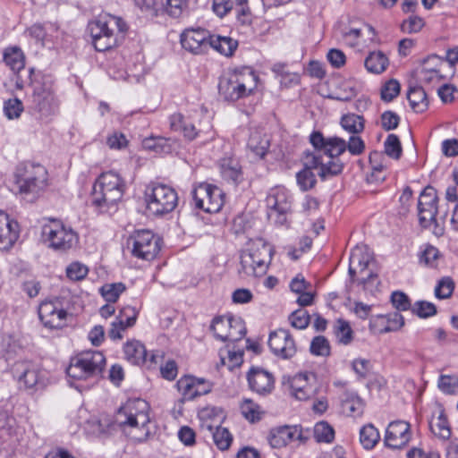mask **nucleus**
I'll list each match as a JSON object with an SVG mask.
<instances>
[{"mask_svg": "<svg viewBox=\"0 0 458 458\" xmlns=\"http://www.w3.org/2000/svg\"><path fill=\"white\" fill-rule=\"evenodd\" d=\"M310 141L315 152L307 154V165L318 169L322 180L340 174L344 164L339 156L346 150V141L338 137L325 138L319 131L312 132Z\"/></svg>", "mask_w": 458, "mask_h": 458, "instance_id": "f257e3e1", "label": "nucleus"}, {"mask_svg": "<svg viewBox=\"0 0 458 458\" xmlns=\"http://www.w3.org/2000/svg\"><path fill=\"white\" fill-rule=\"evenodd\" d=\"M149 422V405L140 398L128 400L114 416V423L134 442L148 439L150 434Z\"/></svg>", "mask_w": 458, "mask_h": 458, "instance_id": "f03ea898", "label": "nucleus"}, {"mask_svg": "<svg viewBox=\"0 0 458 458\" xmlns=\"http://www.w3.org/2000/svg\"><path fill=\"white\" fill-rule=\"evenodd\" d=\"M124 191L125 183L117 173H102L93 185L91 203L102 213L110 212L122 199Z\"/></svg>", "mask_w": 458, "mask_h": 458, "instance_id": "7ed1b4c3", "label": "nucleus"}, {"mask_svg": "<svg viewBox=\"0 0 458 458\" xmlns=\"http://www.w3.org/2000/svg\"><path fill=\"white\" fill-rule=\"evenodd\" d=\"M94 47L105 52L116 47L127 30L126 23L117 16L105 14L89 24Z\"/></svg>", "mask_w": 458, "mask_h": 458, "instance_id": "20e7f679", "label": "nucleus"}, {"mask_svg": "<svg viewBox=\"0 0 458 458\" xmlns=\"http://www.w3.org/2000/svg\"><path fill=\"white\" fill-rule=\"evenodd\" d=\"M272 254L271 245L263 239L250 241L241 252L239 273L252 277L264 276L271 262Z\"/></svg>", "mask_w": 458, "mask_h": 458, "instance_id": "39448f33", "label": "nucleus"}, {"mask_svg": "<svg viewBox=\"0 0 458 458\" xmlns=\"http://www.w3.org/2000/svg\"><path fill=\"white\" fill-rule=\"evenodd\" d=\"M11 373L19 389L31 394L44 389L48 384L47 370L32 360H16L11 367Z\"/></svg>", "mask_w": 458, "mask_h": 458, "instance_id": "423d86ee", "label": "nucleus"}, {"mask_svg": "<svg viewBox=\"0 0 458 458\" xmlns=\"http://www.w3.org/2000/svg\"><path fill=\"white\" fill-rule=\"evenodd\" d=\"M105 365L106 358L102 352H82L71 358L66 374L75 380L97 379L101 375Z\"/></svg>", "mask_w": 458, "mask_h": 458, "instance_id": "0eeeda50", "label": "nucleus"}, {"mask_svg": "<svg viewBox=\"0 0 458 458\" xmlns=\"http://www.w3.org/2000/svg\"><path fill=\"white\" fill-rule=\"evenodd\" d=\"M144 200L150 215L162 216L174 210L178 205V195L171 186L151 182L146 187Z\"/></svg>", "mask_w": 458, "mask_h": 458, "instance_id": "6e6552de", "label": "nucleus"}, {"mask_svg": "<svg viewBox=\"0 0 458 458\" xmlns=\"http://www.w3.org/2000/svg\"><path fill=\"white\" fill-rule=\"evenodd\" d=\"M34 68L29 71L28 80L24 81L20 75L16 80V88L21 89L25 84H29L33 89L32 101L36 110L42 116H49L57 114L59 110V101L56 98L52 87L46 83H39L33 80Z\"/></svg>", "mask_w": 458, "mask_h": 458, "instance_id": "1a4fd4ad", "label": "nucleus"}, {"mask_svg": "<svg viewBox=\"0 0 458 458\" xmlns=\"http://www.w3.org/2000/svg\"><path fill=\"white\" fill-rule=\"evenodd\" d=\"M258 77L250 70L223 77L218 84L219 94L225 100L236 101L252 93Z\"/></svg>", "mask_w": 458, "mask_h": 458, "instance_id": "9d476101", "label": "nucleus"}, {"mask_svg": "<svg viewBox=\"0 0 458 458\" xmlns=\"http://www.w3.org/2000/svg\"><path fill=\"white\" fill-rule=\"evenodd\" d=\"M47 171L41 165L27 163L16 172V184L21 194H34L47 185Z\"/></svg>", "mask_w": 458, "mask_h": 458, "instance_id": "9b49d317", "label": "nucleus"}, {"mask_svg": "<svg viewBox=\"0 0 458 458\" xmlns=\"http://www.w3.org/2000/svg\"><path fill=\"white\" fill-rule=\"evenodd\" d=\"M42 235L48 247L58 251H66L78 242L77 233L71 227L55 220L43 226Z\"/></svg>", "mask_w": 458, "mask_h": 458, "instance_id": "f8f14e48", "label": "nucleus"}, {"mask_svg": "<svg viewBox=\"0 0 458 458\" xmlns=\"http://www.w3.org/2000/svg\"><path fill=\"white\" fill-rule=\"evenodd\" d=\"M193 204L196 208L207 213H216L225 203V193L217 186L209 183H200L191 191Z\"/></svg>", "mask_w": 458, "mask_h": 458, "instance_id": "ddd939ff", "label": "nucleus"}, {"mask_svg": "<svg viewBox=\"0 0 458 458\" xmlns=\"http://www.w3.org/2000/svg\"><path fill=\"white\" fill-rule=\"evenodd\" d=\"M159 238L149 230L137 231L129 239L133 257L144 260L156 258L160 250Z\"/></svg>", "mask_w": 458, "mask_h": 458, "instance_id": "4468645a", "label": "nucleus"}, {"mask_svg": "<svg viewBox=\"0 0 458 458\" xmlns=\"http://www.w3.org/2000/svg\"><path fill=\"white\" fill-rule=\"evenodd\" d=\"M267 206L270 209L269 217L276 216L275 222L284 225L286 221V213L291 209V195L283 186L272 188L266 199Z\"/></svg>", "mask_w": 458, "mask_h": 458, "instance_id": "2eb2a0df", "label": "nucleus"}, {"mask_svg": "<svg viewBox=\"0 0 458 458\" xmlns=\"http://www.w3.org/2000/svg\"><path fill=\"white\" fill-rule=\"evenodd\" d=\"M210 32L202 28H187L180 37L183 49L193 55H203L209 49Z\"/></svg>", "mask_w": 458, "mask_h": 458, "instance_id": "dca6fc26", "label": "nucleus"}, {"mask_svg": "<svg viewBox=\"0 0 458 458\" xmlns=\"http://www.w3.org/2000/svg\"><path fill=\"white\" fill-rule=\"evenodd\" d=\"M437 195L435 188L431 186L426 187L418 201L419 219L421 226L429 227L436 222L437 214Z\"/></svg>", "mask_w": 458, "mask_h": 458, "instance_id": "f3484780", "label": "nucleus"}, {"mask_svg": "<svg viewBox=\"0 0 458 458\" xmlns=\"http://www.w3.org/2000/svg\"><path fill=\"white\" fill-rule=\"evenodd\" d=\"M268 345L275 355L282 359H290L297 352L296 344L291 334L283 328L270 333Z\"/></svg>", "mask_w": 458, "mask_h": 458, "instance_id": "a211bd4d", "label": "nucleus"}, {"mask_svg": "<svg viewBox=\"0 0 458 458\" xmlns=\"http://www.w3.org/2000/svg\"><path fill=\"white\" fill-rule=\"evenodd\" d=\"M411 438V425L404 420L389 423L385 435V444L387 447L400 449L404 447Z\"/></svg>", "mask_w": 458, "mask_h": 458, "instance_id": "6ab92c4d", "label": "nucleus"}, {"mask_svg": "<svg viewBox=\"0 0 458 458\" xmlns=\"http://www.w3.org/2000/svg\"><path fill=\"white\" fill-rule=\"evenodd\" d=\"M38 316L46 327L56 329L65 325L67 311L53 301H44L38 308Z\"/></svg>", "mask_w": 458, "mask_h": 458, "instance_id": "aec40b11", "label": "nucleus"}, {"mask_svg": "<svg viewBox=\"0 0 458 458\" xmlns=\"http://www.w3.org/2000/svg\"><path fill=\"white\" fill-rule=\"evenodd\" d=\"M296 439L302 441L301 429L297 426L274 428L268 435V442L273 448H282Z\"/></svg>", "mask_w": 458, "mask_h": 458, "instance_id": "412c9836", "label": "nucleus"}, {"mask_svg": "<svg viewBox=\"0 0 458 458\" xmlns=\"http://www.w3.org/2000/svg\"><path fill=\"white\" fill-rule=\"evenodd\" d=\"M247 379L250 388L258 394H270L274 388V377L265 369L252 368L248 373Z\"/></svg>", "mask_w": 458, "mask_h": 458, "instance_id": "4be33fe9", "label": "nucleus"}, {"mask_svg": "<svg viewBox=\"0 0 458 458\" xmlns=\"http://www.w3.org/2000/svg\"><path fill=\"white\" fill-rule=\"evenodd\" d=\"M17 227V223L0 210V250H8L13 246L19 237Z\"/></svg>", "mask_w": 458, "mask_h": 458, "instance_id": "5701e85b", "label": "nucleus"}, {"mask_svg": "<svg viewBox=\"0 0 458 458\" xmlns=\"http://www.w3.org/2000/svg\"><path fill=\"white\" fill-rule=\"evenodd\" d=\"M372 260V253L366 245H357L350 255L349 275L354 280L357 269L363 273Z\"/></svg>", "mask_w": 458, "mask_h": 458, "instance_id": "b1692460", "label": "nucleus"}, {"mask_svg": "<svg viewBox=\"0 0 458 458\" xmlns=\"http://www.w3.org/2000/svg\"><path fill=\"white\" fill-rule=\"evenodd\" d=\"M220 174L224 180L238 184L242 178V166L235 157H224L219 163Z\"/></svg>", "mask_w": 458, "mask_h": 458, "instance_id": "393cba45", "label": "nucleus"}, {"mask_svg": "<svg viewBox=\"0 0 458 458\" xmlns=\"http://www.w3.org/2000/svg\"><path fill=\"white\" fill-rule=\"evenodd\" d=\"M124 358L133 365H142L147 361V350L138 340H129L123 346Z\"/></svg>", "mask_w": 458, "mask_h": 458, "instance_id": "a878e982", "label": "nucleus"}, {"mask_svg": "<svg viewBox=\"0 0 458 458\" xmlns=\"http://www.w3.org/2000/svg\"><path fill=\"white\" fill-rule=\"evenodd\" d=\"M389 64L388 57L382 51H372L364 60L366 70L374 74L384 72Z\"/></svg>", "mask_w": 458, "mask_h": 458, "instance_id": "bb28decb", "label": "nucleus"}, {"mask_svg": "<svg viewBox=\"0 0 458 458\" xmlns=\"http://www.w3.org/2000/svg\"><path fill=\"white\" fill-rule=\"evenodd\" d=\"M199 417L202 420L201 427L207 428L208 431L214 430V428L223 422L225 420V414L222 409L217 407H207L202 409Z\"/></svg>", "mask_w": 458, "mask_h": 458, "instance_id": "cd10ccee", "label": "nucleus"}, {"mask_svg": "<svg viewBox=\"0 0 458 458\" xmlns=\"http://www.w3.org/2000/svg\"><path fill=\"white\" fill-rule=\"evenodd\" d=\"M238 47V42L230 37H222L210 34L209 48H213L218 53L231 56Z\"/></svg>", "mask_w": 458, "mask_h": 458, "instance_id": "c85d7f7f", "label": "nucleus"}, {"mask_svg": "<svg viewBox=\"0 0 458 458\" xmlns=\"http://www.w3.org/2000/svg\"><path fill=\"white\" fill-rule=\"evenodd\" d=\"M429 428L431 432L440 439L448 440L451 437V428L443 409L439 411L437 418H432Z\"/></svg>", "mask_w": 458, "mask_h": 458, "instance_id": "c756f323", "label": "nucleus"}, {"mask_svg": "<svg viewBox=\"0 0 458 458\" xmlns=\"http://www.w3.org/2000/svg\"><path fill=\"white\" fill-rule=\"evenodd\" d=\"M270 146V141L266 134L254 131L250 134L248 140V148L257 157L262 158L266 156Z\"/></svg>", "mask_w": 458, "mask_h": 458, "instance_id": "7c9ffc66", "label": "nucleus"}, {"mask_svg": "<svg viewBox=\"0 0 458 458\" xmlns=\"http://www.w3.org/2000/svg\"><path fill=\"white\" fill-rule=\"evenodd\" d=\"M407 98L411 109L416 113H422L428 108L427 94L421 87L411 88L407 93Z\"/></svg>", "mask_w": 458, "mask_h": 458, "instance_id": "2f4dec72", "label": "nucleus"}, {"mask_svg": "<svg viewBox=\"0 0 458 458\" xmlns=\"http://www.w3.org/2000/svg\"><path fill=\"white\" fill-rule=\"evenodd\" d=\"M232 316H219L213 318L210 325V330L213 332L214 336L222 341L226 342L230 327H232Z\"/></svg>", "mask_w": 458, "mask_h": 458, "instance_id": "473e14b6", "label": "nucleus"}, {"mask_svg": "<svg viewBox=\"0 0 458 458\" xmlns=\"http://www.w3.org/2000/svg\"><path fill=\"white\" fill-rule=\"evenodd\" d=\"M4 60L13 72H19L25 66V57L19 47H12L5 50Z\"/></svg>", "mask_w": 458, "mask_h": 458, "instance_id": "72a5a7b5", "label": "nucleus"}, {"mask_svg": "<svg viewBox=\"0 0 458 458\" xmlns=\"http://www.w3.org/2000/svg\"><path fill=\"white\" fill-rule=\"evenodd\" d=\"M304 167L301 171L297 173L296 180L300 189L303 191H309L312 189L316 182V176L312 172V169H315L313 166L307 165V156L304 159Z\"/></svg>", "mask_w": 458, "mask_h": 458, "instance_id": "f704fd0d", "label": "nucleus"}, {"mask_svg": "<svg viewBox=\"0 0 458 458\" xmlns=\"http://www.w3.org/2000/svg\"><path fill=\"white\" fill-rule=\"evenodd\" d=\"M176 387L180 394L182 395V400L183 402L191 401L196 398L195 394V377L193 376H183L176 383Z\"/></svg>", "mask_w": 458, "mask_h": 458, "instance_id": "c9c22d12", "label": "nucleus"}, {"mask_svg": "<svg viewBox=\"0 0 458 458\" xmlns=\"http://www.w3.org/2000/svg\"><path fill=\"white\" fill-rule=\"evenodd\" d=\"M379 439V432L372 424L365 425L360 428V441L365 449H372Z\"/></svg>", "mask_w": 458, "mask_h": 458, "instance_id": "e433bc0d", "label": "nucleus"}, {"mask_svg": "<svg viewBox=\"0 0 458 458\" xmlns=\"http://www.w3.org/2000/svg\"><path fill=\"white\" fill-rule=\"evenodd\" d=\"M341 125L344 131L358 134L364 129V119L361 115L348 114L341 118Z\"/></svg>", "mask_w": 458, "mask_h": 458, "instance_id": "4c0bfd02", "label": "nucleus"}, {"mask_svg": "<svg viewBox=\"0 0 458 458\" xmlns=\"http://www.w3.org/2000/svg\"><path fill=\"white\" fill-rule=\"evenodd\" d=\"M209 432L212 434L213 441L218 449L225 451L230 447L233 436L226 428L219 425Z\"/></svg>", "mask_w": 458, "mask_h": 458, "instance_id": "58836bf2", "label": "nucleus"}, {"mask_svg": "<svg viewBox=\"0 0 458 458\" xmlns=\"http://www.w3.org/2000/svg\"><path fill=\"white\" fill-rule=\"evenodd\" d=\"M342 406L344 411L350 414L360 413L362 411V401L357 394L352 392H346L344 394L342 398Z\"/></svg>", "mask_w": 458, "mask_h": 458, "instance_id": "ea45409f", "label": "nucleus"}, {"mask_svg": "<svg viewBox=\"0 0 458 458\" xmlns=\"http://www.w3.org/2000/svg\"><path fill=\"white\" fill-rule=\"evenodd\" d=\"M330 344L323 335L315 336L310 343V352L314 356L327 357L330 355Z\"/></svg>", "mask_w": 458, "mask_h": 458, "instance_id": "a19ab883", "label": "nucleus"}, {"mask_svg": "<svg viewBox=\"0 0 458 458\" xmlns=\"http://www.w3.org/2000/svg\"><path fill=\"white\" fill-rule=\"evenodd\" d=\"M314 437L318 442L330 443L335 437V431L327 422L320 421L314 427Z\"/></svg>", "mask_w": 458, "mask_h": 458, "instance_id": "79ce46f5", "label": "nucleus"}, {"mask_svg": "<svg viewBox=\"0 0 458 458\" xmlns=\"http://www.w3.org/2000/svg\"><path fill=\"white\" fill-rule=\"evenodd\" d=\"M385 153L394 158L399 159L402 156L403 148L401 141L397 135L389 134L384 143Z\"/></svg>", "mask_w": 458, "mask_h": 458, "instance_id": "37998d69", "label": "nucleus"}, {"mask_svg": "<svg viewBox=\"0 0 458 458\" xmlns=\"http://www.w3.org/2000/svg\"><path fill=\"white\" fill-rule=\"evenodd\" d=\"M231 325L232 327H230L226 342L234 343L242 340L246 335V327L243 320L241 318L233 317Z\"/></svg>", "mask_w": 458, "mask_h": 458, "instance_id": "c03bdc74", "label": "nucleus"}, {"mask_svg": "<svg viewBox=\"0 0 458 458\" xmlns=\"http://www.w3.org/2000/svg\"><path fill=\"white\" fill-rule=\"evenodd\" d=\"M101 294L108 302H115L120 294L125 291V286L122 283L105 284L101 287Z\"/></svg>", "mask_w": 458, "mask_h": 458, "instance_id": "a18cd8bd", "label": "nucleus"}, {"mask_svg": "<svg viewBox=\"0 0 458 458\" xmlns=\"http://www.w3.org/2000/svg\"><path fill=\"white\" fill-rule=\"evenodd\" d=\"M437 386L444 394H454L458 392V377L456 376L441 375Z\"/></svg>", "mask_w": 458, "mask_h": 458, "instance_id": "49530a36", "label": "nucleus"}, {"mask_svg": "<svg viewBox=\"0 0 458 458\" xmlns=\"http://www.w3.org/2000/svg\"><path fill=\"white\" fill-rule=\"evenodd\" d=\"M335 335L339 343L349 344L352 340V330L350 324L343 319H338L335 326Z\"/></svg>", "mask_w": 458, "mask_h": 458, "instance_id": "de8ad7c7", "label": "nucleus"}, {"mask_svg": "<svg viewBox=\"0 0 458 458\" xmlns=\"http://www.w3.org/2000/svg\"><path fill=\"white\" fill-rule=\"evenodd\" d=\"M401 86L398 81L391 79L387 81L381 88V98L386 102H390L400 93Z\"/></svg>", "mask_w": 458, "mask_h": 458, "instance_id": "09e8293b", "label": "nucleus"}, {"mask_svg": "<svg viewBox=\"0 0 458 458\" xmlns=\"http://www.w3.org/2000/svg\"><path fill=\"white\" fill-rule=\"evenodd\" d=\"M411 312L419 318H428L437 313V307L435 304L426 301H418L411 307Z\"/></svg>", "mask_w": 458, "mask_h": 458, "instance_id": "8fccbe9b", "label": "nucleus"}, {"mask_svg": "<svg viewBox=\"0 0 458 458\" xmlns=\"http://www.w3.org/2000/svg\"><path fill=\"white\" fill-rule=\"evenodd\" d=\"M289 321L292 327L297 329H304L306 328L310 321V316L307 310L303 309H299L289 316Z\"/></svg>", "mask_w": 458, "mask_h": 458, "instance_id": "3c124183", "label": "nucleus"}, {"mask_svg": "<svg viewBox=\"0 0 458 458\" xmlns=\"http://www.w3.org/2000/svg\"><path fill=\"white\" fill-rule=\"evenodd\" d=\"M23 111V104L18 98H10L4 101V112L8 119L18 118Z\"/></svg>", "mask_w": 458, "mask_h": 458, "instance_id": "603ef678", "label": "nucleus"}, {"mask_svg": "<svg viewBox=\"0 0 458 458\" xmlns=\"http://www.w3.org/2000/svg\"><path fill=\"white\" fill-rule=\"evenodd\" d=\"M454 289V283L450 277L442 278L435 288V295L438 299L449 298Z\"/></svg>", "mask_w": 458, "mask_h": 458, "instance_id": "864d4df0", "label": "nucleus"}, {"mask_svg": "<svg viewBox=\"0 0 458 458\" xmlns=\"http://www.w3.org/2000/svg\"><path fill=\"white\" fill-rule=\"evenodd\" d=\"M391 301L394 305V307L397 310H411V303L407 294H405L403 292L396 291L394 292L391 295Z\"/></svg>", "mask_w": 458, "mask_h": 458, "instance_id": "5fc2aeb1", "label": "nucleus"}, {"mask_svg": "<svg viewBox=\"0 0 458 458\" xmlns=\"http://www.w3.org/2000/svg\"><path fill=\"white\" fill-rule=\"evenodd\" d=\"M88 267L79 262H73L66 268L67 276L73 281H80L88 275Z\"/></svg>", "mask_w": 458, "mask_h": 458, "instance_id": "6e6d98bb", "label": "nucleus"}, {"mask_svg": "<svg viewBox=\"0 0 458 458\" xmlns=\"http://www.w3.org/2000/svg\"><path fill=\"white\" fill-rule=\"evenodd\" d=\"M138 311L135 308L131 306H126L120 310L117 320L122 321L126 327H132L137 319Z\"/></svg>", "mask_w": 458, "mask_h": 458, "instance_id": "4d7b16f0", "label": "nucleus"}, {"mask_svg": "<svg viewBox=\"0 0 458 458\" xmlns=\"http://www.w3.org/2000/svg\"><path fill=\"white\" fill-rule=\"evenodd\" d=\"M424 26V21L422 18L411 15L402 23V30L406 33H416L419 32Z\"/></svg>", "mask_w": 458, "mask_h": 458, "instance_id": "13d9d810", "label": "nucleus"}, {"mask_svg": "<svg viewBox=\"0 0 458 458\" xmlns=\"http://www.w3.org/2000/svg\"><path fill=\"white\" fill-rule=\"evenodd\" d=\"M242 412L246 420L255 422L260 420L259 407L250 400H246L242 406Z\"/></svg>", "mask_w": 458, "mask_h": 458, "instance_id": "bf43d9fd", "label": "nucleus"}, {"mask_svg": "<svg viewBox=\"0 0 458 458\" xmlns=\"http://www.w3.org/2000/svg\"><path fill=\"white\" fill-rule=\"evenodd\" d=\"M188 6V0H166L165 10L174 18L179 17Z\"/></svg>", "mask_w": 458, "mask_h": 458, "instance_id": "052dcab7", "label": "nucleus"}, {"mask_svg": "<svg viewBox=\"0 0 458 458\" xmlns=\"http://www.w3.org/2000/svg\"><path fill=\"white\" fill-rule=\"evenodd\" d=\"M400 117L392 111H386L381 114V126L385 131H391L397 128Z\"/></svg>", "mask_w": 458, "mask_h": 458, "instance_id": "680f3d73", "label": "nucleus"}, {"mask_svg": "<svg viewBox=\"0 0 458 458\" xmlns=\"http://www.w3.org/2000/svg\"><path fill=\"white\" fill-rule=\"evenodd\" d=\"M386 318L387 319V325L382 329L384 333L396 331L404 325L403 317L398 312L389 314Z\"/></svg>", "mask_w": 458, "mask_h": 458, "instance_id": "e2e57ef3", "label": "nucleus"}, {"mask_svg": "<svg viewBox=\"0 0 458 458\" xmlns=\"http://www.w3.org/2000/svg\"><path fill=\"white\" fill-rule=\"evenodd\" d=\"M439 251L437 248L434 246L428 245L426 247L424 251L421 253L420 256V262H423L425 265L435 267H436V261L438 259Z\"/></svg>", "mask_w": 458, "mask_h": 458, "instance_id": "0e129e2a", "label": "nucleus"}, {"mask_svg": "<svg viewBox=\"0 0 458 458\" xmlns=\"http://www.w3.org/2000/svg\"><path fill=\"white\" fill-rule=\"evenodd\" d=\"M346 149L354 156L360 155L365 149V143L360 137L352 135L346 143Z\"/></svg>", "mask_w": 458, "mask_h": 458, "instance_id": "69168bd1", "label": "nucleus"}, {"mask_svg": "<svg viewBox=\"0 0 458 458\" xmlns=\"http://www.w3.org/2000/svg\"><path fill=\"white\" fill-rule=\"evenodd\" d=\"M128 140L125 136L120 132H114V134L108 136L106 140V144L110 148L113 149H121L127 146Z\"/></svg>", "mask_w": 458, "mask_h": 458, "instance_id": "338daca9", "label": "nucleus"}, {"mask_svg": "<svg viewBox=\"0 0 458 458\" xmlns=\"http://www.w3.org/2000/svg\"><path fill=\"white\" fill-rule=\"evenodd\" d=\"M420 78L426 83H437L444 80L440 68L436 70H420Z\"/></svg>", "mask_w": 458, "mask_h": 458, "instance_id": "774afa93", "label": "nucleus"}]
</instances>
